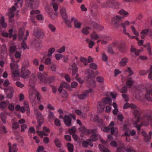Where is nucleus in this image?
I'll return each mask as SVG.
<instances>
[{
    "instance_id": "nucleus-48",
    "label": "nucleus",
    "mask_w": 152,
    "mask_h": 152,
    "mask_svg": "<svg viewBox=\"0 0 152 152\" xmlns=\"http://www.w3.org/2000/svg\"><path fill=\"white\" fill-rule=\"evenodd\" d=\"M94 121L98 123H102L103 122V120L102 119H99L98 115H96L94 116Z\"/></svg>"
},
{
    "instance_id": "nucleus-51",
    "label": "nucleus",
    "mask_w": 152,
    "mask_h": 152,
    "mask_svg": "<svg viewBox=\"0 0 152 152\" xmlns=\"http://www.w3.org/2000/svg\"><path fill=\"white\" fill-rule=\"evenodd\" d=\"M125 72H128L129 76H131L133 75L134 73L131 70L130 68L129 67H127L126 69L124 70Z\"/></svg>"
},
{
    "instance_id": "nucleus-59",
    "label": "nucleus",
    "mask_w": 152,
    "mask_h": 152,
    "mask_svg": "<svg viewBox=\"0 0 152 152\" xmlns=\"http://www.w3.org/2000/svg\"><path fill=\"white\" fill-rule=\"evenodd\" d=\"M63 57V55L60 54L56 53L55 55V58L57 60H60L62 59Z\"/></svg>"
},
{
    "instance_id": "nucleus-21",
    "label": "nucleus",
    "mask_w": 152,
    "mask_h": 152,
    "mask_svg": "<svg viewBox=\"0 0 152 152\" xmlns=\"http://www.w3.org/2000/svg\"><path fill=\"white\" fill-rule=\"evenodd\" d=\"M130 51L131 52V55L133 56V55L134 53L136 56H138L139 55V52L140 51V50H137L132 45H131L130 48Z\"/></svg>"
},
{
    "instance_id": "nucleus-6",
    "label": "nucleus",
    "mask_w": 152,
    "mask_h": 152,
    "mask_svg": "<svg viewBox=\"0 0 152 152\" xmlns=\"http://www.w3.org/2000/svg\"><path fill=\"white\" fill-rule=\"evenodd\" d=\"M146 94L145 95V98L148 100L151 101L150 96H152V84H150L145 88Z\"/></svg>"
},
{
    "instance_id": "nucleus-36",
    "label": "nucleus",
    "mask_w": 152,
    "mask_h": 152,
    "mask_svg": "<svg viewBox=\"0 0 152 152\" xmlns=\"http://www.w3.org/2000/svg\"><path fill=\"white\" fill-rule=\"evenodd\" d=\"M85 73L88 75V78H90L92 77L93 75V71L90 69H86L85 72Z\"/></svg>"
},
{
    "instance_id": "nucleus-55",
    "label": "nucleus",
    "mask_w": 152,
    "mask_h": 152,
    "mask_svg": "<svg viewBox=\"0 0 152 152\" xmlns=\"http://www.w3.org/2000/svg\"><path fill=\"white\" fill-rule=\"evenodd\" d=\"M40 12V11L39 10H32L31 12V17H34L35 15L39 14Z\"/></svg>"
},
{
    "instance_id": "nucleus-31",
    "label": "nucleus",
    "mask_w": 152,
    "mask_h": 152,
    "mask_svg": "<svg viewBox=\"0 0 152 152\" xmlns=\"http://www.w3.org/2000/svg\"><path fill=\"white\" fill-rule=\"evenodd\" d=\"M118 48L119 51L121 53H125L126 52V48L123 45H118Z\"/></svg>"
},
{
    "instance_id": "nucleus-13",
    "label": "nucleus",
    "mask_w": 152,
    "mask_h": 152,
    "mask_svg": "<svg viewBox=\"0 0 152 152\" xmlns=\"http://www.w3.org/2000/svg\"><path fill=\"white\" fill-rule=\"evenodd\" d=\"M115 125L114 122L113 121H112L110 122L109 126L111 129V132L112 134L117 135L118 133V130L117 128H113Z\"/></svg>"
},
{
    "instance_id": "nucleus-9",
    "label": "nucleus",
    "mask_w": 152,
    "mask_h": 152,
    "mask_svg": "<svg viewBox=\"0 0 152 152\" xmlns=\"http://www.w3.org/2000/svg\"><path fill=\"white\" fill-rule=\"evenodd\" d=\"M71 20L73 23L75 28L79 29L81 28L82 25V23L79 21L75 17H72Z\"/></svg>"
},
{
    "instance_id": "nucleus-22",
    "label": "nucleus",
    "mask_w": 152,
    "mask_h": 152,
    "mask_svg": "<svg viewBox=\"0 0 152 152\" xmlns=\"http://www.w3.org/2000/svg\"><path fill=\"white\" fill-rule=\"evenodd\" d=\"M38 80L40 83H44L46 80V78L44 75L40 72L37 74Z\"/></svg>"
},
{
    "instance_id": "nucleus-29",
    "label": "nucleus",
    "mask_w": 152,
    "mask_h": 152,
    "mask_svg": "<svg viewBox=\"0 0 152 152\" xmlns=\"http://www.w3.org/2000/svg\"><path fill=\"white\" fill-rule=\"evenodd\" d=\"M134 82V80L131 77L128 78L126 81V85L128 87L131 88Z\"/></svg>"
},
{
    "instance_id": "nucleus-10",
    "label": "nucleus",
    "mask_w": 152,
    "mask_h": 152,
    "mask_svg": "<svg viewBox=\"0 0 152 152\" xmlns=\"http://www.w3.org/2000/svg\"><path fill=\"white\" fill-rule=\"evenodd\" d=\"M29 98L31 99H34L36 97V95L39 93L34 87H31L29 89Z\"/></svg>"
},
{
    "instance_id": "nucleus-53",
    "label": "nucleus",
    "mask_w": 152,
    "mask_h": 152,
    "mask_svg": "<svg viewBox=\"0 0 152 152\" xmlns=\"http://www.w3.org/2000/svg\"><path fill=\"white\" fill-rule=\"evenodd\" d=\"M51 6L53 7L55 11L56 12L58 10V6L57 3L53 2L51 4Z\"/></svg>"
},
{
    "instance_id": "nucleus-47",
    "label": "nucleus",
    "mask_w": 152,
    "mask_h": 152,
    "mask_svg": "<svg viewBox=\"0 0 152 152\" xmlns=\"http://www.w3.org/2000/svg\"><path fill=\"white\" fill-rule=\"evenodd\" d=\"M54 118V113L50 111L48 115V119L49 121L53 119Z\"/></svg>"
},
{
    "instance_id": "nucleus-43",
    "label": "nucleus",
    "mask_w": 152,
    "mask_h": 152,
    "mask_svg": "<svg viewBox=\"0 0 152 152\" xmlns=\"http://www.w3.org/2000/svg\"><path fill=\"white\" fill-rule=\"evenodd\" d=\"M9 101L7 100L6 101H3L0 103V108H3L6 107L7 106V104L8 103Z\"/></svg>"
},
{
    "instance_id": "nucleus-23",
    "label": "nucleus",
    "mask_w": 152,
    "mask_h": 152,
    "mask_svg": "<svg viewBox=\"0 0 152 152\" xmlns=\"http://www.w3.org/2000/svg\"><path fill=\"white\" fill-rule=\"evenodd\" d=\"M10 114V113H1L0 115V118L2 120V121L4 124L6 123V115H9Z\"/></svg>"
},
{
    "instance_id": "nucleus-24",
    "label": "nucleus",
    "mask_w": 152,
    "mask_h": 152,
    "mask_svg": "<svg viewBox=\"0 0 152 152\" xmlns=\"http://www.w3.org/2000/svg\"><path fill=\"white\" fill-rule=\"evenodd\" d=\"M100 37V36L94 31L92 32L90 34V38L92 40H96Z\"/></svg>"
},
{
    "instance_id": "nucleus-58",
    "label": "nucleus",
    "mask_w": 152,
    "mask_h": 152,
    "mask_svg": "<svg viewBox=\"0 0 152 152\" xmlns=\"http://www.w3.org/2000/svg\"><path fill=\"white\" fill-rule=\"evenodd\" d=\"M152 134L151 132H150L149 133V135L146 136H145V140L146 142H148L150 141L151 138V136Z\"/></svg>"
},
{
    "instance_id": "nucleus-57",
    "label": "nucleus",
    "mask_w": 152,
    "mask_h": 152,
    "mask_svg": "<svg viewBox=\"0 0 152 152\" xmlns=\"http://www.w3.org/2000/svg\"><path fill=\"white\" fill-rule=\"evenodd\" d=\"M69 131L71 135L75 134L76 132V129L75 127H73L69 129Z\"/></svg>"
},
{
    "instance_id": "nucleus-32",
    "label": "nucleus",
    "mask_w": 152,
    "mask_h": 152,
    "mask_svg": "<svg viewBox=\"0 0 152 152\" xmlns=\"http://www.w3.org/2000/svg\"><path fill=\"white\" fill-rule=\"evenodd\" d=\"M82 144L83 146L85 147H87L88 145H89L91 147L93 146V144L90 142L89 139L87 141H83L82 143Z\"/></svg>"
},
{
    "instance_id": "nucleus-30",
    "label": "nucleus",
    "mask_w": 152,
    "mask_h": 152,
    "mask_svg": "<svg viewBox=\"0 0 152 152\" xmlns=\"http://www.w3.org/2000/svg\"><path fill=\"white\" fill-rule=\"evenodd\" d=\"M118 13L121 15H122L123 17H127L129 15V13L123 9L121 10L118 12Z\"/></svg>"
},
{
    "instance_id": "nucleus-54",
    "label": "nucleus",
    "mask_w": 152,
    "mask_h": 152,
    "mask_svg": "<svg viewBox=\"0 0 152 152\" xmlns=\"http://www.w3.org/2000/svg\"><path fill=\"white\" fill-rule=\"evenodd\" d=\"M55 143L56 146L58 148H60L61 146V143L60 140L58 139H56L54 141Z\"/></svg>"
},
{
    "instance_id": "nucleus-41",
    "label": "nucleus",
    "mask_w": 152,
    "mask_h": 152,
    "mask_svg": "<svg viewBox=\"0 0 152 152\" xmlns=\"http://www.w3.org/2000/svg\"><path fill=\"white\" fill-rule=\"evenodd\" d=\"M93 27L94 28L96 29H99V30H102L103 28V27L99 24H98L96 23H94L92 24Z\"/></svg>"
},
{
    "instance_id": "nucleus-8",
    "label": "nucleus",
    "mask_w": 152,
    "mask_h": 152,
    "mask_svg": "<svg viewBox=\"0 0 152 152\" xmlns=\"http://www.w3.org/2000/svg\"><path fill=\"white\" fill-rule=\"evenodd\" d=\"M129 129V126L127 125H125L123 126V129L124 130H128ZM136 134V132L134 130H132L129 131L127 130L126 131L124 134L122 135V136H124V135L129 136H133L134 135Z\"/></svg>"
},
{
    "instance_id": "nucleus-2",
    "label": "nucleus",
    "mask_w": 152,
    "mask_h": 152,
    "mask_svg": "<svg viewBox=\"0 0 152 152\" xmlns=\"http://www.w3.org/2000/svg\"><path fill=\"white\" fill-rule=\"evenodd\" d=\"M97 132V130L96 129L86 130L85 131V133L88 134H91L90 139H89L91 142V141H95L99 139H100L102 143L105 144L106 142L100 138V136L96 134Z\"/></svg>"
},
{
    "instance_id": "nucleus-26",
    "label": "nucleus",
    "mask_w": 152,
    "mask_h": 152,
    "mask_svg": "<svg viewBox=\"0 0 152 152\" xmlns=\"http://www.w3.org/2000/svg\"><path fill=\"white\" fill-rule=\"evenodd\" d=\"M124 109H127L129 108H131L133 109H136L137 108V106L133 104H129L127 102L125 104L124 106Z\"/></svg>"
},
{
    "instance_id": "nucleus-19",
    "label": "nucleus",
    "mask_w": 152,
    "mask_h": 152,
    "mask_svg": "<svg viewBox=\"0 0 152 152\" xmlns=\"http://www.w3.org/2000/svg\"><path fill=\"white\" fill-rule=\"evenodd\" d=\"M23 69H22V72L21 76L24 79H26L28 78L30 75V72L27 69L23 70Z\"/></svg>"
},
{
    "instance_id": "nucleus-17",
    "label": "nucleus",
    "mask_w": 152,
    "mask_h": 152,
    "mask_svg": "<svg viewBox=\"0 0 152 152\" xmlns=\"http://www.w3.org/2000/svg\"><path fill=\"white\" fill-rule=\"evenodd\" d=\"M18 3H16L15 4L14 6L10 8L9 10V12L8 14V15L10 18H12L14 17V14L16 12L15 9H16V6Z\"/></svg>"
},
{
    "instance_id": "nucleus-37",
    "label": "nucleus",
    "mask_w": 152,
    "mask_h": 152,
    "mask_svg": "<svg viewBox=\"0 0 152 152\" xmlns=\"http://www.w3.org/2000/svg\"><path fill=\"white\" fill-rule=\"evenodd\" d=\"M60 87H61V89H63V88H65L70 91L71 90L70 86L65 82H62L61 83Z\"/></svg>"
},
{
    "instance_id": "nucleus-27",
    "label": "nucleus",
    "mask_w": 152,
    "mask_h": 152,
    "mask_svg": "<svg viewBox=\"0 0 152 152\" xmlns=\"http://www.w3.org/2000/svg\"><path fill=\"white\" fill-rule=\"evenodd\" d=\"M11 143H9L8 145L9 146V152H15L18 149L17 148L16 145V144H14L12 146H11Z\"/></svg>"
},
{
    "instance_id": "nucleus-20",
    "label": "nucleus",
    "mask_w": 152,
    "mask_h": 152,
    "mask_svg": "<svg viewBox=\"0 0 152 152\" xmlns=\"http://www.w3.org/2000/svg\"><path fill=\"white\" fill-rule=\"evenodd\" d=\"M60 12L62 18L64 19L65 22L67 23L68 20L65 9L64 8H61L60 10Z\"/></svg>"
},
{
    "instance_id": "nucleus-60",
    "label": "nucleus",
    "mask_w": 152,
    "mask_h": 152,
    "mask_svg": "<svg viewBox=\"0 0 152 152\" xmlns=\"http://www.w3.org/2000/svg\"><path fill=\"white\" fill-rule=\"evenodd\" d=\"M66 47L65 46H63L61 47L59 49H58L57 52L61 53H62L65 51Z\"/></svg>"
},
{
    "instance_id": "nucleus-62",
    "label": "nucleus",
    "mask_w": 152,
    "mask_h": 152,
    "mask_svg": "<svg viewBox=\"0 0 152 152\" xmlns=\"http://www.w3.org/2000/svg\"><path fill=\"white\" fill-rule=\"evenodd\" d=\"M14 105L13 103H10L9 104L8 106V108L11 111H12L14 110Z\"/></svg>"
},
{
    "instance_id": "nucleus-63",
    "label": "nucleus",
    "mask_w": 152,
    "mask_h": 152,
    "mask_svg": "<svg viewBox=\"0 0 152 152\" xmlns=\"http://www.w3.org/2000/svg\"><path fill=\"white\" fill-rule=\"evenodd\" d=\"M44 63L47 65H49L51 63V60L50 58H47L45 59Z\"/></svg>"
},
{
    "instance_id": "nucleus-18",
    "label": "nucleus",
    "mask_w": 152,
    "mask_h": 152,
    "mask_svg": "<svg viewBox=\"0 0 152 152\" xmlns=\"http://www.w3.org/2000/svg\"><path fill=\"white\" fill-rule=\"evenodd\" d=\"M36 116L38 119V122L39 126H40L43 123V122H40L39 120L41 119L42 118L41 113L37 109H35Z\"/></svg>"
},
{
    "instance_id": "nucleus-1",
    "label": "nucleus",
    "mask_w": 152,
    "mask_h": 152,
    "mask_svg": "<svg viewBox=\"0 0 152 152\" xmlns=\"http://www.w3.org/2000/svg\"><path fill=\"white\" fill-rule=\"evenodd\" d=\"M146 121L140 124L137 125V123H138L140 120V116L139 115H135L134 117L132 120V121L134 125L137 128L138 130H139L142 126H148L149 123V121H151V126L152 127V119L151 117L149 115H147L145 117Z\"/></svg>"
},
{
    "instance_id": "nucleus-52",
    "label": "nucleus",
    "mask_w": 152,
    "mask_h": 152,
    "mask_svg": "<svg viewBox=\"0 0 152 152\" xmlns=\"http://www.w3.org/2000/svg\"><path fill=\"white\" fill-rule=\"evenodd\" d=\"M131 23L129 21L126 20L125 21L124 23H122L121 24V25L123 28H125L126 27V26H129Z\"/></svg>"
},
{
    "instance_id": "nucleus-38",
    "label": "nucleus",
    "mask_w": 152,
    "mask_h": 152,
    "mask_svg": "<svg viewBox=\"0 0 152 152\" xmlns=\"http://www.w3.org/2000/svg\"><path fill=\"white\" fill-rule=\"evenodd\" d=\"M9 50L10 52L11 53H14L18 50V48H17V46L13 45L10 46Z\"/></svg>"
},
{
    "instance_id": "nucleus-5",
    "label": "nucleus",
    "mask_w": 152,
    "mask_h": 152,
    "mask_svg": "<svg viewBox=\"0 0 152 152\" xmlns=\"http://www.w3.org/2000/svg\"><path fill=\"white\" fill-rule=\"evenodd\" d=\"M70 67L72 68V75H74L75 74H76V79L78 81H79L80 83H83L84 81L80 78H78V75L76 74L78 71V68L76 64L74 63L70 66Z\"/></svg>"
},
{
    "instance_id": "nucleus-16",
    "label": "nucleus",
    "mask_w": 152,
    "mask_h": 152,
    "mask_svg": "<svg viewBox=\"0 0 152 152\" xmlns=\"http://www.w3.org/2000/svg\"><path fill=\"white\" fill-rule=\"evenodd\" d=\"M64 121L66 126L69 127L72 125L71 118L67 115H65L63 118Z\"/></svg>"
},
{
    "instance_id": "nucleus-56",
    "label": "nucleus",
    "mask_w": 152,
    "mask_h": 152,
    "mask_svg": "<svg viewBox=\"0 0 152 152\" xmlns=\"http://www.w3.org/2000/svg\"><path fill=\"white\" fill-rule=\"evenodd\" d=\"M76 113L78 115L81 117H83L85 115V114L83 113L81 111L79 110H75Z\"/></svg>"
},
{
    "instance_id": "nucleus-14",
    "label": "nucleus",
    "mask_w": 152,
    "mask_h": 152,
    "mask_svg": "<svg viewBox=\"0 0 152 152\" xmlns=\"http://www.w3.org/2000/svg\"><path fill=\"white\" fill-rule=\"evenodd\" d=\"M26 110L27 111V113L28 115L30 113V111L29 108L28 103L27 102L25 101L24 102V106L21 107L20 110L22 113H24Z\"/></svg>"
},
{
    "instance_id": "nucleus-64",
    "label": "nucleus",
    "mask_w": 152,
    "mask_h": 152,
    "mask_svg": "<svg viewBox=\"0 0 152 152\" xmlns=\"http://www.w3.org/2000/svg\"><path fill=\"white\" fill-rule=\"evenodd\" d=\"M54 124L55 125L57 126H59L61 125L60 120L57 118L55 119L54 120Z\"/></svg>"
},
{
    "instance_id": "nucleus-50",
    "label": "nucleus",
    "mask_w": 152,
    "mask_h": 152,
    "mask_svg": "<svg viewBox=\"0 0 152 152\" xmlns=\"http://www.w3.org/2000/svg\"><path fill=\"white\" fill-rule=\"evenodd\" d=\"M36 36L38 37H41L44 36V33L41 30H38L37 33H35Z\"/></svg>"
},
{
    "instance_id": "nucleus-34",
    "label": "nucleus",
    "mask_w": 152,
    "mask_h": 152,
    "mask_svg": "<svg viewBox=\"0 0 152 152\" xmlns=\"http://www.w3.org/2000/svg\"><path fill=\"white\" fill-rule=\"evenodd\" d=\"M90 28L88 27H86L83 28L82 30V33L85 35H87L90 33Z\"/></svg>"
},
{
    "instance_id": "nucleus-45",
    "label": "nucleus",
    "mask_w": 152,
    "mask_h": 152,
    "mask_svg": "<svg viewBox=\"0 0 152 152\" xmlns=\"http://www.w3.org/2000/svg\"><path fill=\"white\" fill-rule=\"evenodd\" d=\"M99 148L100 150L103 152H110L109 150L105 149L102 145H99Z\"/></svg>"
},
{
    "instance_id": "nucleus-7",
    "label": "nucleus",
    "mask_w": 152,
    "mask_h": 152,
    "mask_svg": "<svg viewBox=\"0 0 152 152\" xmlns=\"http://www.w3.org/2000/svg\"><path fill=\"white\" fill-rule=\"evenodd\" d=\"M2 35L3 36L5 37L11 38L12 37L14 40L16 39L17 38L16 34L14 33L12 29L9 30L8 34L6 32L3 31L2 33Z\"/></svg>"
},
{
    "instance_id": "nucleus-33",
    "label": "nucleus",
    "mask_w": 152,
    "mask_h": 152,
    "mask_svg": "<svg viewBox=\"0 0 152 152\" xmlns=\"http://www.w3.org/2000/svg\"><path fill=\"white\" fill-rule=\"evenodd\" d=\"M86 41L88 44V47L90 48H92L95 44L94 42L89 38L86 39Z\"/></svg>"
},
{
    "instance_id": "nucleus-61",
    "label": "nucleus",
    "mask_w": 152,
    "mask_h": 152,
    "mask_svg": "<svg viewBox=\"0 0 152 152\" xmlns=\"http://www.w3.org/2000/svg\"><path fill=\"white\" fill-rule=\"evenodd\" d=\"M131 28L132 32L135 35L137 36L139 35V33L136 30V29L134 26H131Z\"/></svg>"
},
{
    "instance_id": "nucleus-3",
    "label": "nucleus",
    "mask_w": 152,
    "mask_h": 152,
    "mask_svg": "<svg viewBox=\"0 0 152 152\" xmlns=\"http://www.w3.org/2000/svg\"><path fill=\"white\" fill-rule=\"evenodd\" d=\"M111 100L108 97H106L103 99L102 102H98L97 104V111L98 112H100L104 111V105L106 104H111Z\"/></svg>"
},
{
    "instance_id": "nucleus-25",
    "label": "nucleus",
    "mask_w": 152,
    "mask_h": 152,
    "mask_svg": "<svg viewBox=\"0 0 152 152\" xmlns=\"http://www.w3.org/2000/svg\"><path fill=\"white\" fill-rule=\"evenodd\" d=\"M128 58L126 57L122 58L119 61L120 66H125L128 62Z\"/></svg>"
},
{
    "instance_id": "nucleus-42",
    "label": "nucleus",
    "mask_w": 152,
    "mask_h": 152,
    "mask_svg": "<svg viewBox=\"0 0 152 152\" xmlns=\"http://www.w3.org/2000/svg\"><path fill=\"white\" fill-rule=\"evenodd\" d=\"M68 150L69 152H73V151L74 146L72 144L68 143L67 145Z\"/></svg>"
},
{
    "instance_id": "nucleus-11",
    "label": "nucleus",
    "mask_w": 152,
    "mask_h": 152,
    "mask_svg": "<svg viewBox=\"0 0 152 152\" xmlns=\"http://www.w3.org/2000/svg\"><path fill=\"white\" fill-rule=\"evenodd\" d=\"M24 31V28L22 27L20 28L19 31L18 32V38L19 40H21L23 39V41L27 39V37H25L23 39V36ZM29 34V32L28 31H26V36H28Z\"/></svg>"
},
{
    "instance_id": "nucleus-15",
    "label": "nucleus",
    "mask_w": 152,
    "mask_h": 152,
    "mask_svg": "<svg viewBox=\"0 0 152 152\" xmlns=\"http://www.w3.org/2000/svg\"><path fill=\"white\" fill-rule=\"evenodd\" d=\"M13 65H13L12 64H10V66L11 69L12 73L14 76L16 77H18L19 75V69L18 68L15 69H14V67H13Z\"/></svg>"
},
{
    "instance_id": "nucleus-46",
    "label": "nucleus",
    "mask_w": 152,
    "mask_h": 152,
    "mask_svg": "<svg viewBox=\"0 0 152 152\" xmlns=\"http://www.w3.org/2000/svg\"><path fill=\"white\" fill-rule=\"evenodd\" d=\"M55 51V48H50L48 51L47 56H50Z\"/></svg>"
},
{
    "instance_id": "nucleus-49",
    "label": "nucleus",
    "mask_w": 152,
    "mask_h": 152,
    "mask_svg": "<svg viewBox=\"0 0 152 152\" xmlns=\"http://www.w3.org/2000/svg\"><path fill=\"white\" fill-rule=\"evenodd\" d=\"M8 91H9L10 93H13L14 91L13 87L10 86L7 89H4V92L6 93H7Z\"/></svg>"
},
{
    "instance_id": "nucleus-12",
    "label": "nucleus",
    "mask_w": 152,
    "mask_h": 152,
    "mask_svg": "<svg viewBox=\"0 0 152 152\" xmlns=\"http://www.w3.org/2000/svg\"><path fill=\"white\" fill-rule=\"evenodd\" d=\"M94 93L93 90L91 89H89L88 91H86L85 92L81 94L78 96V98L80 99H84L86 98L88 94L91 95Z\"/></svg>"
},
{
    "instance_id": "nucleus-4",
    "label": "nucleus",
    "mask_w": 152,
    "mask_h": 152,
    "mask_svg": "<svg viewBox=\"0 0 152 152\" xmlns=\"http://www.w3.org/2000/svg\"><path fill=\"white\" fill-rule=\"evenodd\" d=\"M122 17L119 15H116L111 20V23L114 27L118 28L121 26L120 22Z\"/></svg>"
},
{
    "instance_id": "nucleus-40",
    "label": "nucleus",
    "mask_w": 152,
    "mask_h": 152,
    "mask_svg": "<svg viewBox=\"0 0 152 152\" xmlns=\"http://www.w3.org/2000/svg\"><path fill=\"white\" fill-rule=\"evenodd\" d=\"M148 31L147 29H145L142 30L140 33V34L141 35V38L144 39L145 37V36L147 34Z\"/></svg>"
},
{
    "instance_id": "nucleus-28",
    "label": "nucleus",
    "mask_w": 152,
    "mask_h": 152,
    "mask_svg": "<svg viewBox=\"0 0 152 152\" xmlns=\"http://www.w3.org/2000/svg\"><path fill=\"white\" fill-rule=\"evenodd\" d=\"M58 90L61 93V95L63 98H66L68 96L67 92L63 89H61V87H59Z\"/></svg>"
},
{
    "instance_id": "nucleus-39",
    "label": "nucleus",
    "mask_w": 152,
    "mask_h": 152,
    "mask_svg": "<svg viewBox=\"0 0 152 152\" xmlns=\"http://www.w3.org/2000/svg\"><path fill=\"white\" fill-rule=\"evenodd\" d=\"M113 105L114 108V109L113 110V113L114 115H116L117 114V112L118 111V110L117 109V105L114 102L113 103Z\"/></svg>"
},
{
    "instance_id": "nucleus-44",
    "label": "nucleus",
    "mask_w": 152,
    "mask_h": 152,
    "mask_svg": "<svg viewBox=\"0 0 152 152\" xmlns=\"http://www.w3.org/2000/svg\"><path fill=\"white\" fill-rule=\"evenodd\" d=\"M113 0H109L103 3L102 4V7L103 8H105L109 6L110 5V4L113 2Z\"/></svg>"
},
{
    "instance_id": "nucleus-35",
    "label": "nucleus",
    "mask_w": 152,
    "mask_h": 152,
    "mask_svg": "<svg viewBox=\"0 0 152 152\" xmlns=\"http://www.w3.org/2000/svg\"><path fill=\"white\" fill-rule=\"evenodd\" d=\"M0 23L3 28H5L7 27V24L4 22V18L2 16H0Z\"/></svg>"
}]
</instances>
